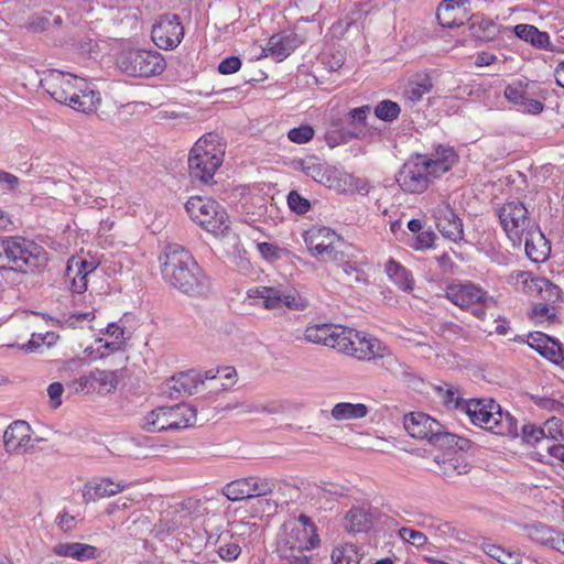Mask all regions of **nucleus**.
Returning <instances> with one entry per match:
<instances>
[{"instance_id":"4","label":"nucleus","mask_w":564,"mask_h":564,"mask_svg":"<svg viewBox=\"0 0 564 564\" xmlns=\"http://www.w3.org/2000/svg\"><path fill=\"white\" fill-rule=\"evenodd\" d=\"M6 263L17 271H34L46 265L47 254L41 246L22 237L0 239V267Z\"/></svg>"},{"instance_id":"50","label":"nucleus","mask_w":564,"mask_h":564,"mask_svg":"<svg viewBox=\"0 0 564 564\" xmlns=\"http://www.w3.org/2000/svg\"><path fill=\"white\" fill-rule=\"evenodd\" d=\"M286 408H288L286 402L272 400V401H268L267 404H260V403L259 404L258 403L248 404V405H246L243 411L248 412V413L267 412L269 414H279V413L285 412Z\"/></svg>"},{"instance_id":"16","label":"nucleus","mask_w":564,"mask_h":564,"mask_svg":"<svg viewBox=\"0 0 564 564\" xmlns=\"http://www.w3.org/2000/svg\"><path fill=\"white\" fill-rule=\"evenodd\" d=\"M215 378L214 369L205 372L194 370L180 372L163 384L162 393L170 399H178L197 392L198 387L204 384L207 379Z\"/></svg>"},{"instance_id":"5","label":"nucleus","mask_w":564,"mask_h":564,"mask_svg":"<svg viewBox=\"0 0 564 564\" xmlns=\"http://www.w3.org/2000/svg\"><path fill=\"white\" fill-rule=\"evenodd\" d=\"M224 149L217 135L206 134L198 139L188 155V170L192 178L208 183L223 163Z\"/></svg>"},{"instance_id":"33","label":"nucleus","mask_w":564,"mask_h":564,"mask_svg":"<svg viewBox=\"0 0 564 564\" xmlns=\"http://www.w3.org/2000/svg\"><path fill=\"white\" fill-rule=\"evenodd\" d=\"M514 33L521 40L531 43L538 48L555 51V46L550 43V36L546 32L539 31L535 26L530 24H518L514 26Z\"/></svg>"},{"instance_id":"40","label":"nucleus","mask_w":564,"mask_h":564,"mask_svg":"<svg viewBox=\"0 0 564 564\" xmlns=\"http://www.w3.org/2000/svg\"><path fill=\"white\" fill-rule=\"evenodd\" d=\"M433 84L430 76H419L416 79L409 83L405 90V98L411 104H415L422 99V97L432 90Z\"/></svg>"},{"instance_id":"53","label":"nucleus","mask_w":564,"mask_h":564,"mask_svg":"<svg viewBox=\"0 0 564 564\" xmlns=\"http://www.w3.org/2000/svg\"><path fill=\"white\" fill-rule=\"evenodd\" d=\"M399 536L415 547H421L427 542V538L423 532L410 528H401Z\"/></svg>"},{"instance_id":"64","label":"nucleus","mask_w":564,"mask_h":564,"mask_svg":"<svg viewBox=\"0 0 564 564\" xmlns=\"http://www.w3.org/2000/svg\"><path fill=\"white\" fill-rule=\"evenodd\" d=\"M382 359V366L392 372L393 375H398L401 372V364L399 360L392 355L387 352V350L383 352V356L380 357Z\"/></svg>"},{"instance_id":"57","label":"nucleus","mask_w":564,"mask_h":564,"mask_svg":"<svg viewBox=\"0 0 564 564\" xmlns=\"http://www.w3.org/2000/svg\"><path fill=\"white\" fill-rule=\"evenodd\" d=\"M532 400L539 408L555 414H562V410H564L563 403L549 397H533Z\"/></svg>"},{"instance_id":"45","label":"nucleus","mask_w":564,"mask_h":564,"mask_svg":"<svg viewBox=\"0 0 564 564\" xmlns=\"http://www.w3.org/2000/svg\"><path fill=\"white\" fill-rule=\"evenodd\" d=\"M218 550L217 553L221 560L231 562L238 558L241 553V547L238 543V540L234 536H229L227 540L226 536L218 538Z\"/></svg>"},{"instance_id":"55","label":"nucleus","mask_w":564,"mask_h":564,"mask_svg":"<svg viewBox=\"0 0 564 564\" xmlns=\"http://www.w3.org/2000/svg\"><path fill=\"white\" fill-rule=\"evenodd\" d=\"M214 373L216 375V378L209 380L215 382L220 381L219 386L221 389H227L230 387L237 377L236 369L232 367L218 368L214 370Z\"/></svg>"},{"instance_id":"9","label":"nucleus","mask_w":564,"mask_h":564,"mask_svg":"<svg viewBox=\"0 0 564 564\" xmlns=\"http://www.w3.org/2000/svg\"><path fill=\"white\" fill-rule=\"evenodd\" d=\"M185 209L191 219L207 232L220 235L229 229L228 214L218 202L212 198L193 196L186 202Z\"/></svg>"},{"instance_id":"3","label":"nucleus","mask_w":564,"mask_h":564,"mask_svg":"<svg viewBox=\"0 0 564 564\" xmlns=\"http://www.w3.org/2000/svg\"><path fill=\"white\" fill-rule=\"evenodd\" d=\"M466 413L470 421L481 429L502 436H518L517 420L508 412H502L494 400L471 399L466 403Z\"/></svg>"},{"instance_id":"60","label":"nucleus","mask_w":564,"mask_h":564,"mask_svg":"<svg viewBox=\"0 0 564 564\" xmlns=\"http://www.w3.org/2000/svg\"><path fill=\"white\" fill-rule=\"evenodd\" d=\"M241 67V61L237 56H229L223 59L218 65V70L221 74H234Z\"/></svg>"},{"instance_id":"56","label":"nucleus","mask_w":564,"mask_h":564,"mask_svg":"<svg viewBox=\"0 0 564 564\" xmlns=\"http://www.w3.org/2000/svg\"><path fill=\"white\" fill-rule=\"evenodd\" d=\"M288 205L291 210L297 214H305L310 209V202L302 197L297 192L292 191L288 195Z\"/></svg>"},{"instance_id":"38","label":"nucleus","mask_w":564,"mask_h":564,"mask_svg":"<svg viewBox=\"0 0 564 564\" xmlns=\"http://www.w3.org/2000/svg\"><path fill=\"white\" fill-rule=\"evenodd\" d=\"M387 347L376 337L366 333L361 336V344L358 351V360L370 361L382 357Z\"/></svg>"},{"instance_id":"49","label":"nucleus","mask_w":564,"mask_h":564,"mask_svg":"<svg viewBox=\"0 0 564 564\" xmlns=\"http://www.w3.org/2000/svg\"><path fill=\"white\" fill-rule=\"evenodd\" d=\"M400 106L392 100H382L375 108L377 118L383 121H393L400 115Z\"/></svg>"},{"instance_id":"28","label":"nucleus","mask_w":564,"mask_h":564,"mask_svg":"<svg viewBox=\"0 0 564 564\" xmlns=\"http://www.w3.org/2000/svg\"><path fill=\"white\" fill-rule=\"evenodd\" d=\"M126 488L121 481H113L111 478H100L87 482L83 489L85 501H95L97 499L109 498L120 494Z\"/></svg>"},{"instance_id":"20","label":"nucleus","mask_w":564,"mask_h":564,"mask_svg":"<svg viewBox=\"0 0 564 564\" xmlns=\"http://www.w3.org/2000/svg\"><path fill=\"white\" fill-rule=\"evenodd\" d=\"M433 215L436 227L443 237L454 242L463 239V221L447 202L442 200L437 204Z\"/></svg>"},{"instance_id":"35","label":"nucleus","mask_w":564,"mask_h":564,"mask_svg":"<svg viewBox=\"0 0 564 564\" xmlns=\"http://www.w3.org/2000/svg\"><path fill=\"white\" fill-rule=\"evenodd\" d=\"M368 414V408L362 403L339 402L330 411L336 421L362 419Z\"/></svg>"},{"instance_id":"43","label":"nucleus","mask_w":564,"mask_h":564,"mask_svg":"<svg viewBox=\"0 0 564 564\" xmlns=\"http://www.w3.org/2000/svg\"><path fill=\"white\" fill-rule=\"evenodd\" d=\"M440 474L445 478H454L455 476L465 475L469 471V466L460 457L444 458L436 462Z\"/></svg>"},{"instance_id":"6","label":"nucleus","mask_w":564,"mask_h":564,"mask_svg":"<svg viewBox=\"0 0 564 564\" xmlns=\"http://www.w3.org/2000/svg\"><path fill=\"white\" fill-rule=\"evenodd\" d=\"M196 409L186 403L158 406L147 413L141 422L142 430L150 433L178 431L196 424Z\"/></svg>"},{"instance_id":"58","label":"nucleus","mask_w":564,"mask_h":564,"mask_svg":"<svg viewBox=\"0 0 564 564\" xmlns=\"http://www.w3.org/2000/svg\"><path fill=\"white\" fill-rule=\"evenodd\" d=\"M540 292L543 299L550 303H555L561 299V289L549 280H541Z\"/></svg>"},{"instance_id":"59","label":"nucleus","mask_w":564,"mask_h":564,"mask_svg":"<svg viewBox=\"0 0 564 564\" xmlns=\"http://www.w3.org/2000/svg\"><path fill=\"white\" fill-rule=\"evenodd\" d=\"M257 248H258L259 252L261 253V256L269 261H274V260L279 259L280 253L282 252L281 248H279L278 246H275L273 243H269V242H259L257 245Z\"/></svg>"},{"instance_id":"22","label":"nucleus","mask_w":564,"mask_h":564,"mask_svg":"<svg viewBox=\"0 0 564 564\" xmlns=\"http://www.w3.org/2000/svg\"><path fill=\"white\" fill-rule=\"evenodd\" d=\"M96 270L93 262L72 257L67 261L65 282L72 292L82 294L87 290V276Z\"/></svg>"},{"instance_id":"27","label":"nucleus","mask_w":564,"mask_h":564,"mask_svg":"<svg viewBox=\"0 0 564 564\" xmlns=\"http://www.w3.org/2000/svg\"><path fill=\"white\" fill-rule=\"evenodd\" d=\"M341 325L334 324H316L307 326L304 332V338L313 344H319L337 349L339 341Z\"/></svg>"},{"instance_id":"32","label":"nucleus","mask_w":564,"mask_h":564,"mask_svg":"<svg viewBox=\"0 0 564 564\" xmlns=\"http://www.w3.org/2000/svg\"><path fill=\"white\" fill-rule=\"evenodd\" d=\"M97 549L79 542L58 543L53 547V553L62 557H70L77 561H86L96 556Z\"/></svg>"},{"instance_id":"46","label":"nucleus","mask_w":564,"mask_h":564,"mask_svg":"<svg viewBox=\"0 0 564 564\" xmlns=\"http://www.w3.org/2000/svg\"><path fill=\"white\" fill-rule=\"evenodd\" d=\"M94 382L99 384L101 392H111L117 389L118 386V373L111 370H93Z\"/></svg>"},{"instance_id":"52","label":"nucleus","mask_w":564,"mask_h":564,"mask_svg":"<svg viewBox=\"0 0 564 564\" xmlns=\"http://www.w3.org/2000/svg\"><path fill=\"white\" fill-rule=\"evenodd\" d=\"M289 140L293 143L303 144L311 141L314 137V129L308 124H302L293 128L288 133Z\"/></svg>"},{"instance_id":"1","label":"nucleus","mask_w":564,"mask_h":564,"mask_svg":"<svg viewBox=\"0 0 564 564\" xmlns=\"http://www.w3.org/2000/svg\"><path fill=\"white\" fill-rule=\"evenodd\" d=\"M160 261L163 279L181 292L198 295L208 290L207 278L191 252L182 246L167 245Z\"/></svg>"},{"instance_id":"61","label":"nucleus","mask_w":564,"mask_h":564,"mask_svg":"<svg viewBox=\"0 0 564 564\" xmlns=\"http://www.w3.org/2000/svg\"><path fill=\"white\" fill-rule=\"evenodd\" d=\"M55 523L61 531L68 533L75 530L76 518L68 512H63L56 518Z\"/></svg>"},{"instance_id":"42","label":"nucleus","mask_w":564,"mask_h":564,"mask_svg":"<svg viewBox=\"0 0 564 564\" xmlns=\"http://www.w3.org/2000/svg\"><path fill=\"white\" fill-rule=\"evenodd\" d=\"M332 560L335 564H359L361 554L356 545L345 543L333 550Z\"/></svg>"},{"instance_id":"13","label":"nucleus","mask_w":564,"mask_h":564,"mask_svg":"<svg viewBox=\"0 0 564 564\" xmlns=\"http://www.w3.org/2000/svg\"><path fill=\"white\" fill-rule=\"evenodd\" d=\"M500 224L513 246H521L523 237L538 226L531 220L523 203L511 200L502 205L498 213Z\"/></svg>"},{"instance_id":"11","label":"nucleus","mask_w":564,"mask_h":564,"mask_svg":"<svg viewBox=\"0 0 564 564\" xmlns=\"http://www.w3.org/2000/svg\"><path fill=\"white\" fill-rule=\"evenodd\" d=\"M282 552L290 551L304 555L303 552L314 549L319 544L316 527L310 517L301 514L283 524V532L279 540Z\"/></svg>"},{"instance_id":"18","label":"nucleus","mask_w":564,"mask_h":564,"mask_svg":"<svg viewBox=\"0 0 564 564\" xmlns=\"http://www.w3.org/2000/svg\"><path fill=\"white\" fill-rule=\"evenodd\" d=\"M536 85L532 82H518L509 85L505 89V97L517 105L520 111L530 115H539L544 109V104L540 99V94L535 91ZM543 98V96H541Z\"/></svg>"},{"instance_id":"24","label":"nucleus","mask_w":564,"mask_h":564,"mask_svg":"<svg viewBox=\"0 0 564 564\" xmlns=\"http://www.w3.org/2000/svg\"><path fill=\"white\" fill-rule=\"evenodd\" d=\"M458 156L453 148L440 145L431 156L422 155L421 161L432 178L448 172L457 162Z\"/></svg>"},{"instance_id":"31","label":"nucleus","mask_w":564,"mask_h":564,"mask_svg":"<svg viewBox=\"0 0 564 564\" xmlns=\"http://www.w3.org/2000/svg\"><path fill=\"white\" fill-rule=\"evenodd\" d=\"M367 263L366 257L362 254L356 256L354 253L345 252V260L337 262L338 268L341 269L346 275V282L360 283L366 281V274L362 267Z\"/></svg>"},{"instance_id":"34","label":"nucleus","mask_w":564,"mask_h":564,"mask_svg":"<svg viewBox=\"0 0 564 564\" xmlns=\"http://www.w3.org/2000/svg\"><path fill=\"white\" fill-rule=\"evenodd\" d=\"M340 333L339 341L337 343V350L358 359V351L364 332H359L349 327H343Z\"/></svg>"},{"instance_id":"41","label":"nucleus","mask_w":564,"mask_h":564,"mask_svg":"<svg viewBox=\"0 0 564 564\" xmlns=\"http://www.w3.org/2000/svg\"><path fill=\"white\" fill-rule=\"evenodd\" d=\"M346 529L349 532H362L370 528V516L361 508L350 509L346 517Z\"/></svg>"},{"instance_id":"23","label":"nucleus","mask_w":564,"mask_h":564,"mask_svg":"<svg viewBox=\"0 0 564 564\" xmlns=\"http://www.w3.org/2000/svg\"><path fill=\"white\" fill-rule=\"evenodd\" d=\"M469 0H443L437 8L436 18L443 28L460 26L468 18Z\"/></svg>"},{"instance_id":"29","label":"nucleus","mask_w":564,"mask_h":564,"mask_svg":"<svg viewBox=\"0 0 564 564\" xmlns=\"http://www.w3.org/2000/svg\"><path fill=\"white\" fill-rule=\"evenodd\" d=\"M523 242L525 254L532 262L540 263L547 259L551 247L539 227L525 234Z\"/></svg>"},{"instance_id":"26","label":"nucleus","mask_w":564,"mask_h":564,"mask_svg":"<svg viewBox=\"0 0 564 564\" xmlns=\"http://www.w3.org/2000/svg\"><path fill=\"white\" fill-rule=\"evenodd\" d=\"M300 45L296 34H273L267 46L263 48L264 55L272 57L275 62H282Z\"/></svg>"},{"instance_id":"54","label":"nucleus","mask_w":564,"mask_h":564,"mask_svg":"<svg viewBox=\"0 0 564 564\" xmlns=\"http://www.w3.org/2000/svg\"><path fill=\"white\" fill-rule=\"evenodd\" d=\"M522 438L527 444L534 445L545 438V429L525 424L522 427Z\"/></svg>"},{"instance_id":"2","label":"nucleus","mask_w":564,"mask_h":564,"mask_svg":"<svg viewBox=\"0 0 564 564\" xmlns=\"http://www.w3.org/2000/svg\"><path fill=\"white\" fill-rule=\"evenodd\" d=\"M43 89L57 102L65 104L77 111H96L100 96L84 78L50 69L41 79Z\"/></svg>"},{"instance_id":"30","label":"nucleus","mask_w":564,"mask_h":564,"mask_svg":"<svg viewBox=\"0 0 564 564\" xmlns=\"http://www.w3.org/2000/svg\"><path fill=\"white\" fill-rule=\"evenodd\" d=\"M63 23V18L59 13L42 10L37 13L30 15L23 24L29 32L44 33L53 32L58 29Z\"/></svg>"},{"instance_id":"62","label":"nucleus","mask_w":564,"mask_h":564,"mask_svg":"<svg viewBox=\"0 0 564 564\" xmlns=\"http://www.w3.org/2000/svg\"><path fill=\"white\" fill-rule=\"evenodd\" d=\"M78 50L82 55L95 58L98 54V43L90 37H84L79 41Z\"/></svg>"},{"instance_id":"39","label":"nucleus","mask_w":564,"mask_h":564,"mask_svg":"<svg viewBox=\"0 0 564 564\" xmlns=\"http://www.w3.org/2000/svg\"><path fill=\"white\" fill-rule=\"evenodd\" d=\"M484 552L490 557L497 560L501 564H521L522 555L519 551L506 550L499 545L491 543L482 544Z\"/></svg>"},{"instance_id":"36","label":"nucleus","mask_w":564,"mask_h":564,"mask_svg":"<svg viewBox=\"0 0 564 564\" xmlns=\"http://www.w3.org/2000/svg\"><path fill=\"white\" fill-rule=\"evenodd\" d=\"M332 240H336V234L326 227L310 230L305 236V243L313 257L321 253L322 247Z\"/></svg>"},{"instance_id":"19","label":"nucleus","mask_w":564,"mask_h":564,"mask_svg":"<svg viewBox=\"0 0 564 564\" xmlns=\"http://www.w3.org/2000/svg\"><path fill=\"white\" fill-rule=\"evenodd\" d=\"M4 449L10 455H23L34 446L32 429L25 421L12 422L3 434Z\"/></svg>"},{"instance_id":"47","label":"nucleus","mask_w":564,"mask_h":564,"mask_svg":"<svg viewBox=\"0 0 564 564\" xmlns=\"http://www.w3.org/2000/svg\"><path fill=\"white\" fill-rule=\"evenodd\" d=\"M343 242H340L337 238L336 240L327 241V246L322 247L321 253L316 254L321 261L325 262H339L345 260V250H341L340 247Z\"/></svg>"},{"instance_id":"12","label":"nucleus","mask_w":564,"mask_h":564,"mask_svg":"<svg viewBox=\"0 0 564 564\" xmlns=\"http://www.w3.org/2000/svg\"><path fill=\"white\" fill-rule=\"evenodd\" d=\"M117 65L121 72L134 77L155 76L166 67L161 53L145 50L123 51L117 58Z\"/></svg>"},{"instance_id":"44","label":"nucleus","mask_w":564,"mask_h":564,"mask_svg":"<svg viewBox=\"0 0 564 564\" xmlns=\"http://www.w3.org/2000/svg\"><path fill=\"white\" fill-rule=\"evenodd\" d=\"M557 533L558 531L541 523L533 524L529 529V536L532 541L551 546L552 549L554 547Z\"/></svg>"},{"instance_id":"15","label":"nucleus","mask_w":564,"mask_h":564,"mask_svg":"<svg viewBox=\"0 0 564 564\" xmlns=\"http://www.w3.org/2000/svg\"><path fill=\"white\" fill-rule=\"evenodd\" d=\"M421 161V154L408 160L397 174V182L400 188L410 194H420L427 189L432 177Z\"/></svg>"},{"instance_id":"25","label":"nucleus","mask_w":564,"mask_h":564,"mask_svg":"<svg viewBox=\"0 0 564 564\" xmlns=\"http://www.w3.org/2000/svg\"><path fill=\"white\" fill-rule=\"evenodd\" d=\"M528 345L555 365H560L564 360V350L561 343L544 333H531L528 336Z\"/></svg>"},{"instance_id":"51","label":"nucleus","mask_w":564,"mask_h":564,"mask_svg":"<svg viewBox=\"0 0 564 564\" xmlns=\"http://www.w3.org/2000/svg\"><path fill=\"white\" fill-rule=\"evenodd\" d=\"M370 110H371L370 106L366 105V106H362L359 108L351 109L349 111L350 122L354 126V128L350 129V131H359V129H362L361 139L366 134V131H365L366 120H367V117H368Z\"/></svg>"},{"instance_id":"7","label":"nucleus","mask_w":564,"mask_h":564,"mask_svg":"<svg viewBox=\"0 0 564 564\" xmlns=\"http://www.w3.org/2000/svg\"><path fill=\"white\" fill-rule=\"evenodd\" d=\"M404 429L417 440H426L438 447H458L464 449L468 445L466 438L445 432L443 426L430 415L423 412H412L403 420Z\"/></svg>"},{"instance_id":"63","label":"nucleus","mask_w":564,"mask_h":564,"mask_svg":"<svg viewBox=\"0 0 564 564\" xmlns=\"http://www.w3.org/2000/svg\"><path fill=\"white\" fill-rule=\"evenodd\" d=\"M555 316L554 308L546 303H536L532 308V317L536 319H552Z\"/></svg>"},{"instance_id":"10","label":"nucleus","mask_w":564,"mask_h":564,"mask_svg":"<svg viewBox=\"0 0 564 564\" xmlns=\"http://www.w3.org/2000/svg\"><path fill=\"white\" fill-rule=\"evenodd\" d=\"M300 169L314 181L328 188L341 192H368L367 184L349 174H340L334 167L325 165L318 159L308 156L299 162Z\"/></svg>"},{"instance_id":"17","label":"nucleus","mask_w":564,"mask_h":564,"mask_svg":"<svg viewBox=\"0 0 564 564\" xmlns=\"http://www.w3.org/2000/svg\"><path fill=\"white\" fill-rule=\"evenodd\" d=\"M184 37V26L175 14L161 15L152 26L151 39L161 50L176 48Z\"/></svg>"},{"instance_id":"21","label":"nucleus","mask_w":564,"mask_h":564,"mask_svg":"<svg viewBox=\"0 0 564 564\" xmlns=\"http://www.w3.org/2000/svg\"><path fill=\"white\" fill-rule=\"evenodd\" d=\"M259 297L263 300V305L268 310H278L286 306L291 310H304L306 302L296 292H283L275 288H262L256 291Z\"/></svg>"},{"instance_id":"8","label":"nucleus","mask_w":564,"mask_h":564,"mask_svg":"<svg viewBox=\"0 0 564 564\" xmlns=\"http://www.w3.org/2000/svg\"><path fill=\"white\" fill-rule=\"evenodd\" d=\"M445 297L474 317L484 321L497 301L486 290L471 282H453L445 290Z\"/></svg>"},{"instance_id":"48","label":"nucleus","mask_w":564,"mask_h":564,"mask_svg":"<svg viewBox=\"0 0 564 564\" xmlns=\"http://www.w3.org/2000/svg\"><path fill=\"white\" fill-rule=\"evenodd\" d=\"M362 129L359 131H350L349 128L341 130L328 131L325 135V140L328 147L335 148L341 143H347L352 139H361Z\"/></svg>"},{"instance_id":"37","label":"nucleus","mask_w":564,"mask_h":564,"mask_svg":"<svg viewBox=\"0 0 564 564\" xmlns=\"http://www.w3.org/2000/svg\"><path fill=\"white\" fill-rule=\"evenodd\" d=\"M386 272L403 291L409 292L413 290L414 280L411 273L399 262L390 259L386 264Z\"/></svg>"},{"instance_id":"14","label":"nucleus","mask_w":564,"mask_h":564,"mask_svg":"<svg viewBox=\"0 0 564 564\" xmlns=\"http://www.w3.org/2000/svg\"><path fill=\"white\" fill-rule=\"evenodd\" d=\"M275 486V479L256 474L226 484L221 489V494L228 500L237 502L269 496L273 492Z\"/></svg>"}]
</instances>
